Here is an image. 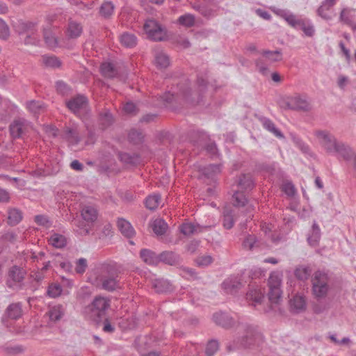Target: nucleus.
<instances>
[{"instance_id": "nucleus-13", "label": "nucleus", "mask_w": 356, "mask_h": 356, "mask_svg": "<svg viewBox=\"0 0 356 356\" xmlns=\"http://www.w3.org/2000/svg\"><path fill=\"white\" fill-rule=\"evenodd\" d=\"M264 298V291L256 282L249 284V290L246 293L247 302L253 305L261 304Z\"/></svg>"}, {"instance_id": "nucleus-2", "label": "nucleus", "mask_w": 356, "mask_h": 356, "mask_svg": "<svg viewBox=\"0 0 356 356\" xmlns=\"http://www.w3.org/2000/svg\"><path fill=\"white\" fill-rule=\"evenodd\" d=\"M109 307L110 300L99 296H96L90 305L84 307L83 312L87 318L94 321H99L105 316Z\"/></svg>"}, {"instance_id": "nucleus-11", "label": "nucleus", "mask_w": 356, "mask_h": 356, "mask_svg": "<svg viewBox=\"0 0 356 356\" xmlns=\"http://www.w3.org/2000/svg\"><path fill=\"white\" fill-rule=\"evenodd\" d=\"M26 274V272L23 268L17 266H12L8 273L7 286L13 289H19L24 280Z\"/></svg>"}, {"instance_id": "nucleus-8", "label": "nucleus", "mask_w": 356, "mask_h": 356, "mask_svg": "<svg viewBox=\"0 0 356 356\" xmlns=\"http://www.w3.org/2000/svg\"><path fill=\"white\" fill-rule=\"evenodd\" d=\"M67 108L74 115L81 117L88 111V98L83 95H78L65 102Z\"/></svg>"}, {"instance_id": "nucleus-9", "label": "nucleus", "mask_w": 356, "mask_h": 356, "mask_svg": "<svg viewBox=\"0 0 356 356\" xmlns=\"http://www.w3.org/2000/svg\"><path fill=\"white\" fill-rule=\"evenodd\" d=\"M143 28L148 38L152 40L162 41L166 37L165 29L155 19H147Z\"/></svg>"}, {"instance_id": "nucleus-37", "label": "nucleus", "mask_w": 356, "mask_h": 356, "mask_svg": "<svg viewBox=\"0 0 356 356\" xmlns=\"http://www.w3.org/2000/svg\"><path fill=\"white\" fill-rule=\"evenodd\" d=\"M66 238L60 234L54 233L49 238V243L56 248H62L65 246Z\"/></svg>"}, {"instance_id": "nucleus-6", "label": "nucleus", "mask_w": 356, "mask_h": 356, "mask_svg": "<svg viewBox=\"0 0 356 356\" xmlns=\"http://www.w3.org/2000/svg\"><path fill=\"white\" fill-rule=\"evenodd\" d=\"M328 281L329 278L327 273L321 270H317L314 273L312 278V291L316 298L320 299L326 296L330 289Z\"/></svg>"}, {"instance_id": "nucleus-49", "label": "nucleus", "mask_w": 356, "mask_h": 356, "mask_svg": "<svg viewBox=\"0 0 356 356\" xmlns=\"http://www.w3.org/2000/svg\"><path fill=\"white\" fill-rule=\"evenodd\" d=\"M172 43L178 48L185 49L191 47V42L188 39L183 35L175 36L172 39Z\"/></svg>"}, {"instance_id": "nucleus-28", "label": "nucleus", "mask_w": 356, "mask_h": 356, "mask_svg": "<svg viewBox=\"0 0 356 356\" xmlns=\"http://www.w3.org/2000/svg\"><path fill=\"white\" fill-rule=\"evenodd\" d=\"M179 229L180 232L184 236H191L201 232V227L199 225H195L190 222L182 223Z\"/></svg>"}, {"instance_id": "nucleus-58", "label": "nucleus", "mask_w": 356, "mask_h": 356, "mask_svg": "<svg viewBox=\"0 0 356 356\" xmlns=\"http://www.w3.org/2000/svg\"><path fill=\"white\" fill-rule=\"evenodd\" d=\"M261 338V335L258 333L252 335L249 339V337L246 336L245 338L242 339L241 346L243 347H250L252 345H254L256 343L257 339Z\"/></svg>"}, {"instance_id": "nucleus-17", "label": "nucleus", "mask_w": 356, "mask_h": 356, "mask_svg": "<svg viewBox=\"0 0 356 356\" xmlns=\"http://www.w3.org/2000/svg\"><path fill=\"white\" fill-rule=\"evenodd\" d=\"M290 309L292 312L299 314L306 309L305 297L300 294H296L289 301Z\"/></svg>"}, {"instance_id": "nucleus-36", "label": "nucleus", "mask_w": 356, "mask_h": 356, "mask_svg": "<svg viewBox=\"0 0 356 356\" xmlns=\"http://www.w3.org/2000/svg\"><path fill=\"white\" fill-rule=\"evenodd\" d=\"M115 6L111 1H104L100 6L99 13L104 19H109L113 12Z\"/></svg>"}, {"instance_id": "nucleus-4", "label": "nucleus", "mask_w": 356, "mask_h": 356, "mask_svg": "<svg viewBox=\"0 0 356 356\" xmlns=\"http://www.w3.org/2000/svg\"><path fill=\"white\" fill-rule=\"evenodd\" d=\"M55 19V16H47L45 18L46 24L42 27L44 41L50 48H56L59 46L60 30L58 26L53 24Z\"/></svg>"}, {"instance_id": "nucleus-39", "label": "nucleus", "mask_w": 356, "mask_h": 356, "mask_svg": "<svg viewBox=\"0 0 356 356\" xmlns=\"http://www.w3.org/2000/svg\"><path fill=\"white\" fill-rule=\"evenodd\" d=\"M321 238V229L319 226L314 222L312 225V233L307 237V241L312 246L317 245Z\"/></svg>"}, {"instance_id": "nucleus-57", "label": "nucleus", "mask_w": 356, "mask_h": 356, "mask_svg": "<svg viewBox=\"0 0 356 356\" xmlns=\"http://www.w3.org/2000/svg\"><path fill=\"white\" fill-rule=\"evenodd\" d=\"M340 20L344 24L351 26L353 22L352 20V15L350 10L348 8H343L340 13Z\"/></svg>"}, {"instance_id": "nucleus-41", "label": "nucleus", "mask_w": 356, "mask_h": 356, "mask_svg": "<svg viewBox=\"0 0 356 356\" xmlns=\"http://www.w3.org/2000/svg\"><path fill=\"white\" fill-rule=\"evenodd\" d=\"M26 108L33 114H37L44 111L45 106L41 101L31 100L26 102Z\"/></svg>"}, {"instance_id": "nucleus-31", "label": "nucleus", "mask_w": 356, "mask_h": 356, "mask_svg": "<svg viewBox=\"0 0 356 356\" xmlns=\"http://www.w3.org/2000/svg\"><path fill=\"white\" fill-rule=\"evenodd\" d=\"M260 120L265 129L273 134L278 138H284L282 133L275 127L272 120L267 118H261Z\"/></svg>"}, {"instance_id": "nucleus-15", "label": "nucleus", "mask_w": 356, "mask_h": 356, "mask_svg": "<svg viewBox=\"0 0 356 356\" xmlns=\"http://www.w3.org/2000/svg\"><path fill=\"white\" fill-rule=\"evenodd\" d=\"M65 314V308L63 305L57 304L49 306L47 315L49 322L55 323L60 321Z\"/></svg>"}, {"instance_id": "nucleus-34", "label": "nucleus", "mask_w": 356, "mask_h": 356, "mask_svg": "<svg viewBox=\"0 0 356 356\" xmlns=\"http://www.w3.org/2000/svg\"><path fill=\"white\" fill-rule=\"evenodd\" d=\"M137 38L133 33L124 32L120 35V43L127 48H133L137 44Z\"/></svg>"}, {"instance_id": "nucleus-63", "label": "nucleus", "mask_w": 356, "mask_h": 356, "mask_svg": "<svg viewBox=\"0 0 356 356\" xmlns=\"http://www.w3.org/2000/svg\"><path fill=\"white\" fill-rule=\"evenodd\" d=\"M302 19L291 13L289 17L286 19V22L292 27L298 29L300 25H302Z\"/></svg>"}, {"instance_id": "nucleus-46", "label": "nucleus", "mask_w": 356, "mask_h": 356, "mask_svg": "<svg viewBox=\"0 0 356 356\" xmlns=\"http://www.w3.org/2000/svg\"><path fill=\"white\" fill-rule=\"evenodd\" d=\"M233 205L235 207H243L248 202L245 195L240 191H236L232 196Z\"/></svg>"}, {"instance_id": "nucleus-56", "label": "nucleus", "mask_w": 356, "mask_h": 356, "mask_svg": "<svg viewBox=\"0 0 356 356\" xmlns=\"http://www.w3.org/2000/svg\"><path fill=\"white\" fill-rule=\"evenodd\" d=\"M257 241L254 235L248 234L243 241V246L244 248L252 250L257 245Z\"/></svg>"}, {"instance_id": "nucleus-1", "label": "nucleus", "mask_w": 356, "mask_h": 356, "mask_svg": "<svg viewBox=\"0 0 356 356\" xmlns=\"http://www.w3.org/2000/svg\"><path fill=\"white\" fill-rule=\"evenodd\" d=\"M197 86L199 90V94H195L193 97L192 90L189 88H183L182 86L179 87V92H168L161 96V99L166 103H171L173 101L177 102L180 99H182L186 102L199 103L202 101V93H203L207 89L211 86L208 83L207 81L203 77L197 78Z\"/></svg>"}, {"instance_id": "nucleus-43", "label": "nucleus", "mask_w": 356, "mask_h": 356, "mask_svg": "<svg viewBox=\"0 0 356 356\" xmlns=\"http://www.w3.org/2000/svg\"><path fill=\"white\" fill-rule=\"evenodd\" d=\"M177 23L184 27L191 28L195 25V16L190 13L181 15L177 19Z\"/></svg>"}, {"instance_id": "nucleus-18", "label": "nucleus", "mask_w": 356, "mask_h": 356, "mask_svg": "<svg viewBox=\"0 0 356 356\" xmlns=\"http://www.w3.org/2000/svg\"><path fill=\"white\" fill-rule=\"evenodd\" d=\"M202 176L207 179L214 181L216 176L218 175L222 171L221 164H210L207 166H203L200 168Z\"/></svg>"}, {"instance_id": "nucleus-59", "label": "nucleus", "mask_w": 356, "mask_h": 356, "mask_svg": "<svg viewBox=\"0 0 356 356\" xmlns=\"http://www.w3.org/2000/svg\"><path fill=\"white\" fill-rule=\"evenodd\" d=\"M282 191L289 197H293L296 195V188L291 182H285L282 186Z\"/></svg>"}, {"instance_id": "nucleus-47", "label": "nucleus", "mask_w": 356, "mask_h": 356, "mask_svg": "<svg viewBox=\"0 0 356 356\" xmlns=\"http://www.w3.org/2000/svg\"><path fill=\"white\" fill-rule=\"evenodd\" d=\"M42 63L47 67H60L62 65L60 60L54 55L42 56Z\"/></svg>"}, {"instance_id": "nucleus-30", "label": "nucleus", "mask_w": 356, "mask_h": 356, "mask_svg": "<svg viewBox=\"0 0 356 356\" xmlns=\"http://www.w3.org/2000/svg\"><path fill=\"white\" fill-rule=\"evenodd\" d=\"M151 227L156 235L162 236L166 232L168 225L164 220L156 218L152 222Z\"/></svg>"}, {"instance_id": "nucleus-25", "label": "nucleus", "mask_w": 356, "mask_h": 356, "mask_svg": "<svg viewBox=\"0 0 356 356\" xmlns=\"http://www.w3.org/2000/svg\"><path fill=\"white\" fill-rule=\"evenodd\" d=\"M140 257L148 265L154 266L158 264L159 254L149 249H142L140 252Z\"/></svg>"}, {"instance_id": "nucleus-27", "label": "nucleus", "mask_w": 356, "mask_h": 356, "mask_svg": "<svg viewBox=\"0 0 356 356\" xmlns=\"http://www.w3.org/2000/svg\"><path fill=\"white\" fill-rule=\"evenodd\" d=\"M237 185L241 190H252L254 186L252 175L250 174L241 175L238 177Z\"/></svg>"}, {"instance_id": "nucleus-12", "label": "nucleus", "mask_w": 356, "mask_h": 356, "mask_svg": "<svg viewBox=\"0 0 356 356\" xmlns=\"http://www.w3.org/2000/svg\"><path fill=\"white\" fill-rule=\"evenodd\" d=\"M31 128V123L24 119L19 118L15 120L9 127L10 134L13 138H22L29 132Z\"/></svg>"}, {"instance_id": "nucleus-19", "label": "nucleus", "mask_w": 356, "mask_h": 356, "mask_svg": "<svg viewBox=\"0 0 356 356\" xmlns=\"http://www.w3.org/2000/svg\"><path fill=\"white\" fill-rule=\"evenodd\" d=\"M213 320L217 325L223 327H229L234 323V320L227 312H218L213 315Z\"/></svg>"}, {"instance_id": "nucleus-22", "label": "nucleus", "mask_w": 356, "mask_h": 356, "mask_svg": "<svg viewBox=\"0 0 356 356\" xmlns=\"http://www.w3.org/2000/svg\"><path fill=\"white\" fill-rule=\"evenodd\" d=\"M113 123V117L108 109H104L99 112L98 116V125L100 129H106Z\"/></svg>"}, {"instance_id": "nucleus-33", "label": "nucleus", "mask_w": 356, "mask_h": 356, "mask_svg": "<svg viewBox=\"0 0 356 356\" xmlns=\"http://www.w3.org/2000/svg\"><path fill=\"white\" fill-rule=\"evenodd\" d=\"M118 158L124 163L137 165L140 162V156L138 154H129L127 152H119Z\"/></svg>"}, {"instance_id": "nucleus-44", "label": "nucleus", "mask_w": 356, "mask_h": 356, "mask_svg": "<svg viewBox=\"0 0 356 356\" xmlns=\"http://www.w3.org/2000/svg\"><path fill=\"white\" fill-rule=\"evenodd\" d=\"M295 276L300 280H307L312 273V270L309 266H300L295 270Z\"/></svg>"}, {"instance_id": "nucleus-53", "label": "nucleus", "mask_w": 356, "mask_h": 356, "mask_svg": "<svg viewBox=\"0 0 356 356\" xmlns=\"http://www.w3.org/2000/svg\"><path fill=\"white\" fill-rule=\"evenodd\" d=\"M282 290L280 287L269 288L268 298L271 302L277 303L281 298Z\"/></svg>"}, {"instance_id": "nucleus-64", "label": "nucleus", "mask_w": 356, "mask_h": 356, "mask_svg": "<svg viewBox=\"0 0 356 356\" xmlns=\"http://www.w3.org/2000/svg\"><path fill=\"white\" fill-rule=\"evenodd\" d=\"M195 9L204 17L210 18L214 15L215 11L207 6H197Z\"/></svg>"}, {"instance_id": "nucleus-35", "label": "nucleus", "mask_w": 356, "mask_h": 356, "mask_svg": "<svg viewBox=\"0 0 356 356\" xmlns=\"http://www.w3.org/2000/svg\"><path fill=\"white\" fill-rule=\"evenodd\" d=\"M6 315L11 319L16 320L22 316V305L19 302L12 303L6 309Z\"/></svg>"}, {"instance_id": "nucleus-62", "label": "nucleus", "mask_w": 356, "mask_h": 356, "mask_svg": "<svg viewBox=\"0 0 356 356\" xmlns=\"http://www.w3.org/2000/svg\"><path fill=\"white\" fill-rule=\"evenodd\" d=\"M35 222L40 226L49 228L51 226V222L48 217L44 215H37L35 216Z\"/></svg>"}, {"instance_id": "nucleus-61", "label": "nucleus", "mask_w": 356, "mask_h": 356, "mask_svg": "<svg viewBox=\"0 0 356 356\" xmlns=\"http://www.w3.org/2000/svg\"><path fill=\"white\" fill-rule=\"evenodd\" d=\"M75 264V271L79 274H83L88 266L87 260L84 258H80L76 260Z\"/></svg>"}, {"instance_id": "nucleus-10", "label": "nucleus", "mask_w": 356, "mask_h": 356, "mask_svg": "<svg viewBox=\"0 0 356 356\" xmlns=\"http://www.w3.org/2000/svg\"><path fill=\"white\" fill-rule=\"evenodd\" d=\"M314 136L319 144L327 153L334 154L339 143L334 135L325 130H318L315 131Z\"/></svg>"}, {"instance_id": "nucleus-20", "label": "nucleus", "mask_w": 356, "mask_h": 356, "mask_svg": "<svg viewBox=\"0 0 356 356\" xmlns=\"http://www.w3.org/2000/svg\"><path fill=\"white\" fill-rule=\"evenodd\" d=\"M236 216V211L231 207H225L222 214V225L227 229L233 227Z\"/></svg>"}, {"instance_id": "nucleus-14", "label": "nucleus", "mask_w": 356, "mask_h": 356, "mask_svg": "<svg viewBox=\"0 0 356 356\" xmlns=\"http://www.w3.org/2000/svg\"><path fill=\"white\" fill-rule=\"evenodd\" d=\"M243 286L241 278L238 276H231L222 283L224 291L229 294L234 295Z\"/></svg>"}, {"instance_id": "nucleus-52", "label": "nucleus", "mask_w": 356, "mask_h": 356, "mask_svg": "<svg viewBox=\"0 0 356 356\" xmlns=\"http://www.w3.org/2000/svg\"><path fill=\"white\" fill-rule=\"evenodd\" d=\"M56 88L58 93L62 96H67L71 92V88L63 81H56Z\"/></svg>"}, {"instance_id": "nucleus-26", "label": "nucleus", "mask_w": 356, "mask_h": 356, "mask_svg": "<svg viewBox=\"0 0 356 356\" xmlns=\"http://www.w3.org/2000/svg\"><path fill=\"white\" fill-rule=\"evenodd\" d=\"M288 106L291 109L302 111L307 110L309 107L307 102L300 96L291 98L288 102Z\"/></svg>"}, {"instance_id": "nucleus-21", "label": "nucleus", "mask_w": 356, "mask_h": 356, "mask_svg": "<svg viewBox=\"0 0 356 356\" xmlns=\"http://www.w3.org/2000/svg\"><path fill=\"white\" fill-rule=\"evenodd\" d=\"M83 31L82 25L71 19H69L67 27L65 31L66 35L72 39L77 38Z\"/></svg>"}, {"instance_id": "nucleus-60", "label": "nucleus", "mask_w": 356, "mask_h": 356, "mask_svg": "<svg viewBox=\"0 0 356 356\" xmlns=\"http://www.w3.org/2000/svg\"><path fill=\"white\" fill-rule=\"evenodd\" d=\"M298 29H301L307 36L312 37L314 34L313 26L305 19H302V25H300Z\"/></svg>"}, {"instance_id": "nucleus-50", "label": "nucleus", "mask_w": 356, "mask_h": 356, "mask_svg": "<svg viewBox=\"0 0 356 356\" xmlns=\"http://www.w3.org/2000/svg\"><path fill=\"white\" fill-rule=\"evenodd\" d=\"M248 275L252 280L264 276V271L260 268L253 266L250 269L243 273V276Z\"/></svg>"}, {"instance_id": "nucleus-29", "label": "nucleus", "mask_w": 356, "mask_h": 356, "mask_svg": "<svg viewBox=\"0 0 356 356\" xmlns=\"http://www.w3.org/2000/svg\"><path fill=\"white\" fill-rule=\"evenodd\" d=\"M179 260V256L172 251H164L159 254L158 264L163 262L168 265H174Z\"/></svg>"}, {"instance_id": "nucleus-32", "label": "nucleus", "mask_w": 356, "mask_h": 356, "mask_svg": "<svg viewBox=\"0 0 356 356\" xmlns=\"http://www.w3.org/2000/svg\"><path fill=\"white\" fill-rule=\"evenodd\" d=\"M64 137L72 145H76L81 140L79 133L76 127L66 128Z\"/></svg>"}, {"instance_id": "nucleus-7", "label": "nucleus", "mask_w": 356, "mask_h": 356, "mask_svg": "<svg viewBox=\"0 0 356 356\" xmlns=\"http://www.w3.org/2000/svg\"><path fill=\"white\" fill-rule=\"evenodd\" d=\"M13 27L15 31L19 35L25 34L26 37L24 40L26 44H35L38 41L36 38L37 33V23L18 20L15 22Z\"/></svg>"}, {"instance_id": "nucleus-48", "label": "nucleus", "mask_w": 356, "mask_h": 356, "mask_svg": "<svg viewBox=\"0 0 356 356\" xmlns=\"http://www.w3.org/2000/svg\"><path fill=\"white\" fill-rule=\"evenodd\" d=\"M63 289L59 284L52 283L51 284L47 290V295L52 298H56L60 296Z\"/></svg>"}, {"instance_id": "nucleus-38", "label": "nucleus", "mask_w": 356, "mask_h": 356, "mask_svg": "<svg viewBox=\"0 0 356 356\" xmlns=\"http://www.w3.org/2000/svg\"><path fill=\"white\" fill-rule=\"evenodd\" d=\"M22 219V212L17 209H10L8 211V223L14 226L17 225Z\"/></svg>"}, {"instance_id": "nucleus-51", "label": "nucleus", "mask_w": 356, "mask_h": 356, "mask_svg": "<svg viewBox=\"0 0 356 356\" xmlns=\"http://www.w3.org/2000/svg\"><path fill=\"white\" fill-rule=\"evenodd\" d=\"M128 138L134 144H139L143 140V133L137 129H131L128 134Z\"/></svg>"}, {"instance_id": "nucleus-3", "label": "nucleus", "mask_w": 356, "mask_h": 356, "mask_svg": "<svg viewBox=\"0 0 356 356\" xmlns=\"http://www.w3.org/2000/svg\"><path fill=\"white\" fill-rule=\"evenodd\" d=\"M83 221L77 225V232L79 235H88L92 229L93 224L97 220L98 210L92 205H84L81 211Z\"/></svg>"}, {"instance_id": "nucleus-45", "label": "nucleus", "mask_w": 356, "mask_h": 356, "mask_svg": "<svg viewBox=\"0 0 356 356\" xmlns=\"http://www.w3.org/2000/svg\"><path fill=\"white\" fill-rule=\"evenodd\" d=\"M261 54L267 61L275 62L281 60L282 58V52L279 50L275 51H263Z\"/></svg>"}, {"instance_id": "nucleus-42", "label": "nucleus", "mask_w": 356, "mask_h": 356, "mask_svg": "<svg viewBox=\"0 0 356 356\" xmlns=\"http://www.w3.org/2000/svg\"><path fill=\"white\" fill-rule=\"evenodd\" d=\"M145 206L149 210H154L161 203V195L159 194H153L149 195L145 199Z\"/></svg>"}, {"instance_id": "nucleus-5", "label": "nucleus", "mask_w": 356, "mask_h": 356, "mask_svg": "<svg viewBox=\"0 0 356 356\" xmlns=\"http://www.w3.org/2000/svg\"><path fill=\"white\" fill-rule=\"evenodd\" d=\"M99 279L102 284V288L106 291H113L120 288L118 273L113 265L103 266Z\"/></svg>"}, {"instance_id": "nucleus-16", "label": "nucleus", "mask_w": 356, "mask_h": 356, "mask_svg": "<svg viewBox=\"0 0 356 356\" xmlns=\"http://www.w3.org/2000/svg\"><path fill=\"white\" fill-rule=\"evenodd\" d=\"M339 154L348 162L351 161L356 156V153L353 149L348 145L341 141L338 143L333 154Z\"/></svg>"}, {"instance_id": "nucleus-40", "label": "nucleus", "mask_w": 356, "mask_h": 356, "mask_svg": "<svg viewBox=\"0 0 356 356\" xmlns=\"http://www.w3.org/2000/svg\"><path fill=\"white\" fill-rule=\"evenodd\" d=\"M154 63L158 67H169L170 59L168 54L163 51H159L155 55Z\"/></svg>"}, {"instance_id": "nucleus-55", "label": "nucleus", "mask_w": 356, "mask_h": 356, "mask_svg": "<svg viewBox=\"0 0 356 356\" xmlns=\"http://www.w3.org/2000/svg\"><path fill=\"white\" fill-rule=\"evenodd\" d=\"M219 343L216 340L209 341L206 346L205 353L207 356H213L218 350Z\"/></svg>"}, {"instance_id": "nucleus-54", "label": "nucleus", "mask_w": 356, "mask_h": 356, "mask_svg": "<svg viewBox=\"0 0 356 356\" xmlns=\"http://www.w3.org/2000/svg\"><path fill=\"white\" fill-rule=\"evenodd\" d=\"M281 286V275L280 273L273 272L270 273L268 279L269 288L280 287Z\"/></svg>"}, {"instance_id": "nucleus-24", "label": "nucleus", "mask_w": 356, "mask_h": 356, "mask_svg": "<svg viewBox=\"0 0 356 356\" xmlns=\"http://www.w3.org/2000/svg\"><path fill=\"white\" fill-rule=\"evenodd\" d=\"M152 284L157 293H165L172 289L170 282L163 278H155L152 280Z\"/></svg>"}, {"instance_id": "nucleus-23", "label": "nucleus", "mask_w": 356, "mask_h": 356, "mask_svg": "<svg viewBox=\"0 0 356 356\" xmlns=\"http://www.w3.org/2000/svg\"><path fill=\"white\" fill-rule=\"evenodd\" d=\"M117 225L121 234L127 237L131 238L135 234V230L131 223L124 218H119L117 222Z\"/></svg>"}]
</instances>
